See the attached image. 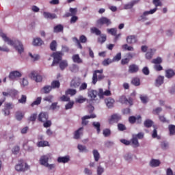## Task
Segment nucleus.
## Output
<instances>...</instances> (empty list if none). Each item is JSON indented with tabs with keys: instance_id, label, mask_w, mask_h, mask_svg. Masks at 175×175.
Here are the masks:
<instances>
[{
	"instance_id": "nucleus-11",
	"label": "nucleus",
	"mask_w": 175,
	"mask_h": 175,
	"mask_svg": "<svg viewBox=\"0 0 175 175\" xmlns=\"http://www.w3.org/2000/svg\"><path fill=\"white\" fill-rule=\"evenodd\" d=\"M18 77H21V72L18 71H12L9 75V79L11 80H16V79H18Z\"/></svg>"
},
{
	"instance_id": "nucleus-4",
	"label": "nucleus",
	"mask_w": 175,
	"mask_h": 175,
	"mask_svg": "<svg viewBox=\"0 0 175 175\" xmlns=\"http://www.w3.org/2000/svg\"><path fill=\"white\" fill-rule=\"evenodd\" d=\"M29 169V165L24 161H21L16 165H15V170L16 172H25Z\"/></svg>"
},
{
	"instance_id": "nucleus-63",
	"label": "nucleus",
	"mask_w": 175,
	"mask_h": 175,
	"mask_svg": "<svg viewBox=\"0 0 175 175\" xmlns=\"http://www.w3.org/2000/svg\"><path fill=\"white\" fill-rule=\"evenodd\" d=\"M29 55L33 61H38V59H39V56L38 55H32V53H29Z\"/></svg>"
},
{
	"instance_id": "nucleus-39",
	"label": "nucleus",
	"mask_w": 175,
	"mask_h": 175,
	"mask_svg": "<svg viewBox=\"0 0 175 175\" xmlns=\"http://www.w3.org/2000/svg\"><path fill=\"white\" fill-rule=\"evenodd\" d=\"M38 147H47L49 146V142L47 141H40L37 144Z\"/></svg>"
},
{
	"instance_id": "nucleus-5",
	"label": "nucleus",
	"mask_w": 175,
	"mask_h": 175,
	"mask_svg": "<svg viewBox=\"0 0 175 175\" xmlns=\"http://www.w3.org/2000/svg\"><path fill=\"white\" fill-rule=\"evenodd\" d=\"M51 154L41 156L40 158V165L46 167L49 164V160L51 159Z\"/></svg>"
},
{
	"instance_id": "nucleus-64",
	"label": "nucleus",
	"mask_w": 175,
	"mask_h": 175,
	"mask_svg": "<svg viewBox=\"0 0 175 175\" xmlns=\"http://www.w3.org/2000/svg\"><path fill=\"white\" fill-rule=\"evenodd\" d=\"M166 175H175V174L173 173L172 168H167L166 170Z\"/></svg>"
},
{
	"instance_id": "nucleus-55",
	"label": "nucleus",
	"mask_w": 175,
	"mask_h": 175,
	"mask_svg": "<svg viewBox=\"0 0 175 175\" xmlns=\"http://www.w3.org/2000/svg\"><path fill=\"white\" fill-rule=\"evenodd\" d=\"M140 99H141L142 103H147V102H148V97H147V96L141 95Z\"/></svg>"
},
{
	"instance_id": "nucleus-57",
	"label": "nucleus",
	"mask_w": 175,
	"mask_h": 175,
	"mask_svg": "<svg viewBox=\"0 0 175 175\" xmlns=\"http://www.w3.org/2000/svg\"><path fill=\"white\" fill-rule=\"evenodd\" d=\"M144 125L146 126V128H150L152 126V121L147 120L144 122Z\"/></svg>"
},
{
	"instance_id": "nucleus-19",
	"label": "nucleus",
	"mask_w": 175,
	"mask_h": 175,
	"mask_svg": "<svg viewBox=\"0 0 175 175\" xmlns=\"http://www.w3.org/2000/svg\"><path fill=\"white\" fill-rule=\"evenodd\" d=\"M43 16L44 18H47L49 20H54V18H57V15L55 14H51L50 12H44Z\"/></svg>"
},
{
	"instance_id": "nucleus-10",
	"label": "nucleus",
	"mask_w": 175,
	"mask_h": 175,
	"mask_svg": "<svg viewBox=\"0 0 175 175\" xmlns=\"http://www.w3.org/2000/svg\"><path fill=\"white\" fill-rule=\"evenodd\" d=\"M119 102H120V103H124L125 105H128L129 103L130 106H132V105H133V100L131 98L127 99L126 97H125L124 96H122L120 97Z\"/></svg>"
},
{
	"instance_id": "nucleus-47",
	"label": "nucleus",
	"mask_w": 175,
	"mask_h": 175,
	"mask_svg": "<svg viewBox=\"0 0 175 175\" xmlns=\"http://www.w3.org/2000/svg\"><path fill=\"white\" fill-rule=\"evenodd\" d=\"M113 59H105L103 62V65L104 66H107L108 65H110V64H113Z\"/></svg>"
},
{
	"instance_id": "nucleus-27",
	"label": "nucleus",
	"mask_w": 175,
	"mask_h": 175,
	"mask_svg": "<svg viewBox=\"0 0 175 175\" xmlns=\"http://www.w3.org/2000/svg\"><path fill=\"white\" fill-rule=\"evenodd\" d=\"M174 75V71L172 69H169L165 71V77H167V79H172V77H173Z\"/></svg>"
},
{
	"instance_id": "nucleus-38",
	"label": "nucleus",
	"mask_w": 175,
	"mask_h": 175,
	"mask_svg": "<svg viewBox=\"0 0 175 175\" xmlns=\"http://www.w3.org/2000/svg\"><path fill=\"white\" fill-rule=\"evenodd\" d=\"M107 33L112 35V36H116L117 33V29L116 28L107 29Z\"/></svg>"
},
{
	"instance_id": "nucleus-23",
	"label": "nucleus",
	"mask_w": 175,
	"mask_h": 175,
	"mask_svg": "<svg viewBox=\"0 0 175 175\" xmlns=\"http://www.w3.org/2000/svg\"><path fill=\"white\" fill-rule=\"evenodd\" d=\"M159 165H161V161L158 159H152L150 161V165L152 167H158V166H159Z\"/></svg>"
},
{
	"instance_id": "nucleus-20",
	"label": "nucleus",
	"mask_w": 175,
	"mask_h": 175,
	"mask_svg": "<svg viewBox=\"0 0 175 175\" xmlns=\"http://www.w3.org/2000/svg\"><path fill=\"white\" fill-rule=\"evenodd\" d=\"M126 42L129 44H134V43L137 42V38H136V36H129L126 38Z\"/></svg>"
},
{
	"instance_id": "nucleus-59",
	"label": "nucleus",
	"mask_w": 175,
	"mask_h": 175,
	"mask_svg": "<svg viewBox=\"0 0 175 175\" xmlns=\"http://www.w3.org/2000/svg\"><path fill=\"white\" fill-rule=\"evenodd\" d=\"M12 152L14 154V155H17L18 152H20V147L18 146H15L12 148Z\"/></svg>"
},
{
	"instance_id": "nucleus-44",
	"label": "nucleus",
	"mask_w": 175,
	"mask_h": 175,
	"mask_svg": "<svg viewBox=\"0 0 175 175\" xmlns=\"http://www.w3.org/2000/svg\"><path fill=\"white\" fill-rule=\"evenodd\" d=\"M124 159L127 162H132V154L131 153H126L124 154Z\"/></svg>"
},
{
	"instance_id": "nucleus-12",
	"label": "nucleus",
	"mask_w": 175,
	"mask_h": 175,
	"mask_svg": "<svg viewBox=\"0 0 175 175\" xmlns=\"http://www.w3.org/2000/svg\"><path fill=\"white\" fill-rule=\"evenodd\" d=\"M49 120V114L46 112H42L38 116V121L41 122H46Z\"/></svg>"
},
{
	"instance_id": "nucleus-52",
	"label": "nucleus",
	"mask_w": 175,
	"mask_h": 175,
	"mask_svg": "<svg viewBox=\"0 0 175 175\" xmlns=\"http://www.w3.org/2000/svg\"><path fill=\"white\" fill-rule=\"evenodd\" d=\"M51 110H58L59 109V106L58 105V103H53L50 107Z\"/></svg>"
},
{
	"instance_id": "nucleus-24",
	"label": "nucleus",
	"mask_w": 175,
	"mask_h": 175,
	"mask_svg": "<svg viewBox=\"0 0 175 175\" xmlns=\"http://www.w3.org/2000/svg\"><path fill=\"white\" fill-rule=\"evenodd\" d=\"M164 77L163 76H159L155 81L156 87H161L163 84Z\"/></svg>"
},
{
	"instance_id": "nucleus-28",
	"label": "nucleus",
	"mask_w": 175,
	"mask_h": 175,
	"mask_svg": "<svg viewBox=\"0 0 175 175\" xmlns=\"http://www.w3.org/2000/svg\"><path fill=\"white\" fill-rule=\"evenodd\" d=\"M154 53H155V49H150L146 54V58L147 59H151Z\"/></svg>"
},
{
	"instance_id": "nucleus-9",
	"label": "nucleus",
	"mask_w": 175,
	"mask_h": 175,
	"mask_svg": "<svg viewBox=\"0 0 175 175\" xmlns=\"http://www.w3.org/2000/svg\"><path fill=\"white\" fill-rule=\"evenodd\" d=\"M29 77L36 83H40V81H42V77L40 76V75L38 74V72H31L29 75Z\"/></svg>"
},
{
	"instance_id": "nucleus-17",
	"label": "nucleus",
	"mask_w": 175,
	"mask_h": 175,
	"mask_svg": "<svg viewBox=\"0 0 175 175\" xmlns=\"http://www.w3.org/2000/svg\"><path fill=\"white\" fill-rule=\"evenodd\" d=\"M129 121L131 124H135L136 121H137L138 124H140V122H142V116H138L137 118L135 116H131L129 118Z\"/></svg>"
},
{
	"instance_id": "nucleus-56",
	"label": "nucleus",
	"mask_w": 175,
	"mask_h": 175,
	"mask_svg": "<svg viewBox=\"0 0 175 175\" xmlns=\"http://www.w3.org/2000/svg\"><path fill=\"white\" fill-rule=\"evenodd\" d=\"M103 172H105V168H103L102 166L99 165L97 167V174L101 175Z\"/></svg>"
},
{
	"instance_id": "nucleus-58",
	"label": "nucleus",
	"mask_w": 175,
	"mask_h": 175,
	"mask_svg": "<svg viewBox=\"0 0 175 175\" xmlns=\"http://www.w3.org/2000/svg\"><path fill=\"white\" fill-rule=\"evenodd\" d=\"M75 105V102L70 101L67 105H66V110H69V109H72L73 107V105Z\"/></svg>"
},
{
	"instance_id": "nucleus-53",
	"label": "nucleus",
	"mask_w": 175,
	"mask_h": 175,
	"mask_svg": "<svg viewBox=\"0 0 175 175\" xmlns=\"http://www.w3.org/2000/svg\"><path fill=\"white\" fill-rule=\"evenodd\" d=\"M121 59V53H118L113 59V62H118Z\"/></svg>"
},
{
	"instance_id": "nucleus-48",
	"label": "nucleus",
	"mask_w": 175,
	"mask_h": 175,
	"mask_svg": "<svg viewBox=\"0 0 175 175\" xmlns=\"http://www.w3.org/2000/svg\"><path fill=\"white\" fill-rule=\"evenodd\" d=\"M122 47L124 50H127L128 51H133L135 50L133 46H129L127 44L122 45Z\"/></svg>"
},
{
	"instance_id": "nucleus-15",
	"label": "nucleus",
	"mask_w": 175,
	"mask_h": 175,
	"mask_svg": "<svg viewBox=\"0 0 175 175\" xmlns=\"http://www.w3.org/2000/svg\"><path fill=\"white\" fill-rule=\"evenodd\" d=\"M90 118H96V115L91 114L90 116H85L82 118V125H87L88 124V121L87 120H90Z\"/></svg>"
},
{
	"instance_id": "nucleus-40",
	"label": "nucleus",
	"mask_w": 175,
	"mask_h": 175,
	"mask_svg": "<svg viewBox=\"0 0 175 175\" xmlns=\"http://www.w3.org/2000/svg\"><path fill=\"white\" fill-rule=\"evenodd\" d=\"M51 90H53V88L51 86L47 85V86H44L42 88V91L44 94H49V92H50Z\"/></svg>"
},
{
	"instance_id": "nucleus-18",
	"label": "nucleus",
	"mask_w": 175,
	"mask_h": 175,
	"mask_svg": "<svg viewBox=\"0 0 175 175\" xmlns=\"http://www.w3.org/2000/svg\"><path fill=\"white\" fill-rule=\"evenodd\" d=\"M139 2H140L139 0H133L131 2L124 5V9H132L133 6H135V5H137V3H139Z\"/></svg>"
},
{
	"instance_id": "nucleus-41",
	"label": "nucleus",
	"mask_w": 175,
	"mask_h": 175,
	"mask_svg": "<svg viewBox=\"0 0 175 175\" xmlns=\"http://www.w3.org/2000/svg\"><path fill=\"white\" fill-rule=\"evenodd\" d=\"M93 126H94L97 131L98 133H100V123L98 122H94L92 123Z\"/></svg>"
},
{
	"instance_id": "nucleus-46",
	"label": "nucleus",
	"mask_w": 175,
	"mask_h": 175,
	"mask_svg": "<svg viewBox=\"0 0 175 175\" xmlns=\"http://www.w3.org/2000/svg\"><path fill=\"white\" fill-rule=\"evenodd\" d=\"M76 92H77L75 89H68L66 92V95H71V96H72L73 95H76Z\"/></svg>"
},
{
	"instance_id": "nucleus-25",
	"label": "nucleus",
	"mask_w": 175,
	"mask_h": 175,
	"mask_svg": "<svg viewBox=\"0 0 175 175\" xmlns=\"http://www.w3.org/2000/svg\"><path fill=\"white\" fill-rule=\"evenodd\" d=\"M16 119L18 121H21L24 118V112L21 111H17L15 113Z\"/></svg>"
},
{
	"instance_id": "nucleus-1",
	"label": "nucleus",
	"mask_w": 175,
	"mask_h": 175,
	"mask_svg": "<svg viewBox=\"0 0 175 175\" xmlns=\"http://www.w3.org/2000/svg\"><path fill=\"white\" fill-rule=\"evenodd\" d=\"M0 36L2 38L3 40L5 42V43H8L9 46H12V47H14L16 50L19 53V54H21V53L24 52V46H23V44L19 40L13 42L6 34L2 31H0Z\"/></svg>"
},
{
	"instance_id": "nucleus-37",
	"label": "nucleus",
	"mask_w": 175,
	"mask_h": 175,
	"mask_svg": "<svg viewBox=\"0 0 175 175\" xmlns=\"http://www.w3.org/2000/svg\"><path fill=\"white\" fill-rule=\"evenodd\" d=\"M131 84L136 87L140 85V79L137 77L133 78L131 81Z\"/></svg>"
},
{
	"instance_id": "nucleus-6",
	"label": "nucleus",
	"mask_w": 175,
	"mask_h": 175,
	"mask_svg": "<svg viewBox=\"0 0 175 175\" xmlns=\"http://www.w3.org/2000/svg\"><path fill=\"white\" fill-rule=\"evenodd\" d=\"M96 23L98 27L102 25H107V27H109V25L111 24V21L106 17H102L97 20Z\"/></svg>"
},
{
	"instance_id": "nucleus-8",
	"label": "nucleus",
	"mask_w": 175,
	"mask_h": 175,
	"mask_svg": "<svg viewBox=\"0 0 175 175\" xmlns=\"http://www.w3.org/2000/svg\"><path fill=\"white\" fill-rule=\"evenodd\" d=\"M121 120V116L118 114H113L108 119V122L111 125H113V124H116V122H118Z\"/></svg>"
},
{
	"instance_id": "nucleus-3",
	"label": "nucleus",
	"mask_w": 175,
	"mask_h": 175,
	"mask_svg": "<svg viewBox=\"0 0 175 175\" xmlns=\"http://www.w3.org/2000/svg\"><path fill=\"white\" fill-rule=\"evenodd\" d=\"M103 70H96L93 72L92 77V83L96 84L98 81L103 80L105 79V75H103Z\"/></svg>"
},
{
	"instance_id": "nucleus-29",
	"label": "nucleus",
	"mask_w": 175,
	"mask_h": 175,
	"mask_svg": "<svg viewBox=\"0 0 175 175\" xmlns=\"http://www.w3.org/2000/svg\"><path fill=\"white\" fill-rule=\"evenodd\" d=\"M72 60L76 64H83V60L81 58H80V56L79 55H74L72 56Z\"/></svg>"
},
{
	"instance_id": "nucleus-26",
	"label": "nucleus",
	"mask_w": 175,
	"mask_h": 175,
	"mask_svg": "<svg viewBox=\"0 0 175 175\" xmlns=\"http://www.w3.org/2000/svg\"><path fill=\"white\" fill-rule=\"evenodd\" d=\"M43 44V40L40 38H34L33 40V46H42Z\"/></svg>"
},
{
	"instance_id": "nucleus-51",
	"label": "nucleus",
	"mask_w": 175,
	"mask_h": 175,
	"mask_svg": "<svg viewBox=\"0 0 175 175\" xmlns=\"http://www.w3.org/2000/svg\"><path fill=\"white\" fill-rule=\"evenodd\" d=\"M152 64H154L155 65H159V64H162V58L161 57H157L156 59H154L152 61Z\"/></svg>"
},
{
	"instance_id": "nucleus-43",
	"label": "nucleus",
	"mask_w": 175,
	"mask_h": 175,
	"mask_svg": "<svg viewBox=\"0 0 175 175\" xmlns=\"http://www.w3.org/2000/svg\"><path fill=\"white\" fill-rule=\"evenodd\" d=\"M50 49L53 51H55L57 50V41L53 40L50 44Z\"/></svg>"
},
{
	"instance_id": "nucleus-54",
	"label": "nucleus",
	"mask_w": 175,
	"mask_h": 175,
	"mask_svg": "<svg viewBox=\"0 0 175 175\" xmlns=\"http://www.w3.org/2000/svg\"><path fill=\"white\" fill-rule=\"evenodd\" d=\"M170 135H174L175 133V126L170 124L169 126Z\"/></svg>"
},
{
	"instance_id": "nucleus-13",
	"label": "nucleus",
	"mask_w": 175,
	"mask_h": 175,
	"mask_svg": "<svg viewBox=\"0 0 175 175\" xmlns=\"http://www.w3.org/2000/svg\"><path fill=\"white\" fill-rule=\"evenodd\" d=\"M88 97L90 98L91 100H94L95 98L98 96V92L96 90L90 89L88 92Z\"/></svg>"
},
{
	"instance_id": "nucleus-31",
	"label": "nucleus",
	"mask_w": 175,
	"mask_h": 175,
	"mask_svg": "<svg viewBox=\"0 0 175 175\" xmlns=\"http://www.w3.org/2000/svg\"><path fill=\"white\" fill-rule=\"evenodd\" d=\"M64 31V26L62 25H57L54 27L53 32L58 33V32H62Z\"/></svg>"
},
{
	"instance_id": "nucleus-16",
	"label": "nucleus",
	"mask_w": 175,
	"mask_h": 175,
	"mask_svg": "<svg viewBox=\"0 0 175 175\" xmlns=\"http://www.w3.org/2000/svg\"><path fill=\"white\" fill-rule=\"evenodd\" d=\"M137 72H139V66L131 64L129 66V73H137Z\"/></svg>"
},
{
	"instance_id": "nucleus-14",
	"label": "nucleus",
	"mask_w": 175,
	"mask_h": 175,
	"mask_svg": "<svg viewBox=\"0 0 175 175\" xmlns=\"http://www.w3.org/2000/svg\"><path fill=\"white\" fill-rule=\"evenodd\" d=\"M70 161V157L64 156V157H59L57 158V162L59 163H68Z\"/></svg>"
},
{
	"instance_id": "nucleus-42",
	"label": "nucleus",
	"mask_w": 175,
	"mask_h": 175,
	"mask_svg": "<svg viewBox=\"0 0 175 175\" xmlns=\"http://www.w3.org/2000/svg\"><path fill=\"white\" fill-rule=\"evenodd\" d=\"M20 83L21 87H27L29 84V82H28V79L27 78H23Z\"/></svg>"
},
{
	"instance_id": "nucleus-30",
	"label": "nucleus",
	"mask_w": 175,
	"mask_h": 175,
	"mask_svg": "<svg viewBox=\"0 0 175 175\" xmlns=\"http://www.w3.org/2000/svg\"><path fill=\"white\" fill-rule=\"evenodd\" d=\"M83 127L79 128L75 133V139H80V136L83 135Z\"/></svg>"
},
{
	"instance_id": "nucleus-7",
	"label": "nucleus",
	"mask_w": 175,
	"mask_h": 175,
	"mask_svg": "<svg viewBox=\"0 0 175 175\" xmlns=\"http://www.w3.org/2000/svg\"><path fill=\"white\" fill-rule=\"evenodd\" d=\"M157 8H155L152 10H150V11H145L141 16H140V20H142V21H147V16H148V14H154V13H155V12H157Z\"/></svg>"
},
{
	"instance_id": "nucleus-60",
	"label": "nucleus",
	"mask_w": 175,
	"mask_h": 175,
	"mask_svg": "<svg viewBox=\"0 0 175 175\" xmlns=\"http://www.w3.org/2000/svg\"><path fill=\"white\" fill-rule=\"evenodd\" d=\"M70 13L71 14V16H76L77 14V8H70Z\"/></svg>"
},
{
	"instance_id": "nucleus-22",
	"label": "nucleus",
	"mask_w": 175,
	"mask_h": 175,
	"mask_svg": "<svg viewBox=\"0 0 175 175\" xmlns=\"http://www.w3.org/2000/svg\"><path fill=\"white\" fill-rule=\"evenodd\" d=\"M114 99L111 98H108L105 99L106 105L107 106V107H109V109H111V107L114 106Z\"/></svg>"
},
{
	"instance_id": "nucleus-34",
	"label": "nucleus",
	"mask_w": 175,
	"mask_h": 175,
	"mask_svg": "<svg viewBox=\"0 0 175 175\" xmlns=\"http://www.w3.org/2000/svg\"><path fill=\"white\" fill-rule=\"evenodd\" d=\"M87 100V98H84L83 96H79L75 99L76 103H84Z\"/></svg>"
},
{
	"instance_id": "nucleus-61",
	"label": "nucleus",
	"mask_w": 175,
	"mask_h": 175,
	"mask_svg": "<svg viewBox=\"0 0 175 175\" xmlns=\"http://www.w3.org/2000/svg\"><path fill=\"white\" fill-rule=\"evenodd\" d=\"M79 41L81 43H87V37H85L84 35L81 36L79 38Z\"/></svg>"
},
{
	"instance_id": "nucleus-49",
	"label": "nucleus",
	"mask_w": 175,
	"mask_h": 175,
	"mask_svg": "<svg viewBox=\"0 0 175 175\" xmlns=\"http://www.w3.org/2000/svg\"><path fill=\"white\" fill-rule=\"evenodd\" d=\"M59 85H60L59 81H53L51 83V87H52V88H59Z\"/></svg>"
},
{
	"instance_id": "nucleus-2",
	"label": "nucleus",
	"mask_w": 175,
	"mask_h": 175,
	"mask_svg": "<svg viewBox=\"0 0 175 175\" xmlns=\"http://www.w3.org/2000/svg\"><path fill=\"white\" fill-rule=\"evenodd\" d=\"M53 62L51 66H54L55 64H59V68L62 70H64L65 68H68V62L66 60H62V53L56 52L53 53Z\"/></svg>"
},
{
	"instance_id": "nucleus-32",
	"label": "nucleus",
	"mask_w": 175,
	"mask_h": 175,
	"mask_svg": "<svg viewBox=\"0 0 175 175\" xmlns=\"http://www.w3.org/2000/svg\"><path fill=\"white\" fill-rule=\"evenodd\" d=\"M23 147L24 148V150H25L26 151H33V147L32 146H28V142L26 141L23 143Z\"/></svg>"
},
{
	"instance_id": "nucleus-21",
	"label": "nucleus",
	"mask_w": 175,
	"mask_h": 175,
	"mask_svg": "<svg viewBox=\"0 0 175 175\" xmlns=\"http://www.w3.org/2000/svg\"><path fill=\"white\" fill-rule=\"evenodd\" d=\"M80 81V78H75L72 81H71V87H74V88H77V87H80L81 84Z\"/></svg>"
},
{
	"instance_id": "nucleus-62",
	"label": "nucleus",
	"mask_w": 175,
	"mask_h": 175,
	"mask_svg": "<svg viewBox=\"0 0 175 175\" xmlns=\"http://www.w3.org/2000/svg\"><path fill=\"white\" fill-rule=\"evenodd\" d=\"M70 70L76 72H79V66L77 65H72L70 68Z\"/></svg>"
},
{
	"instance_id": "nucleus-35",
	"label": "nucleus",
	"mask_w": 175,
	"mask_h": 175,
	"mask_svg": "<svg viewBox=\"0 0 175 175\" xmlns=\"http://www.w3.org/2000/svg\"><path fill=\"white\" fill-rule=\"evenodd\" d=\"M93 155H94V161H96V162H98V161H99V158H100V154H99V152H98L97 150H94Z\"/></svg>"
},
{
	"instance_id": "nucleus-33",
	"label": "nucleus",
	"mask_w": 175,
	"mask_h": 175,
	"mask_svg": "<svg viewBox=\"0 0 175 175\" xmlns=\"http://www.w3.org/2000/svg\"><path fill=\"white\" fill-rule=\"evenodd\" d=\"M131 143L134 147H139V141L136 138V135H133V138L131 139Z\"/></svg>"
},
{
	"instance_id": "nucleus-50",
	"label": "nucleus",
	"mask_w": 175,
	"mask_h": 175,
	"mask_svg": "<svg viewBox=\"0 0 175 175\" xmlns=\"http://www.w3.org/2000/svg\"><path fill=\"white\" fill-rule=\"evenodd\" d=\"M78 150H79L80 152H88V150H87V148L83 145H78Z\"/></svg>"
},
{
	"instance_id": "nucleus-45",
	"label": "nucleus",
	"mask_w": 175,
	"mask_h": 175,
	"mask_svg": "<svg viewBox=\"0 0 175 175\" xmlns=\"http://www.w3.org/2000/svg\"><path fill=\"white\" fill-rule=\"evenodd\" d=\"M92 33H95V35L99 36L100 35L101 32L100 30H99V29L96 28V27H92L90 29Z\"/></svg>"
},
{
	"instance_id": "nucleus-36",
	"label": "nucleus",
	"mask_w": 175,
	"mask_h": 175,
	"mask_svg": "<svg viewBox=\"0 0 175 175\" xmlns=\"http://www.w3.org/2000/svg\"><path fill=\"white\" fill-rule=\"evenodd\" d=\"M42 102V97H38L36 98V100H34L31 104V107H33V106H38V105H40Z\"/></svg>"
}]
</instances>
